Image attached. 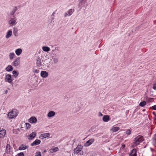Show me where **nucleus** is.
Wrapping results in <instances>:
<instances>
[{
  "instance_id": "obj_44",
  "label": "nucleus",
  "mask_w": 156,
  "mask_h": 156,
  "mask_svg": "<svg viewBox=\"0 0 156 156\" xmlns=\"http://www.w3.org/2000/svg\"><path fill=\"white\" fill-rule=\"evenodd\" d=\"M153 89L154 90H156V86H154L153 87Z\"/></svg>"
},
{
  "instance_id": "obj_51",
  "label": "nucleus",
  "mask_w": 156,
  "mask_h": 156,
  "mask_svg": "<svg viewBox=\"0 0 156 156\" xmlns=\"http://www.w3.org/2000/svg\"><path fill=\"white\" fill-rule=\"evenodd\" d=\"M137 136L139 137V136H140V135H139Z\"/></svg>"
},
{
  "instance_id": "obj_14",
  "label": "nucleus",
  "mask_w": 156,
  "mask_h": 156,
  "mask_svg": "<svg viewBox=\"0 0 156 156\" xmlns=\"http://www.w3.org/2000/svg\"><path fill=\"white\" fill-rule=\"evenodd\" d=\"M41 143V141L39 140H36L31 144V146H36L40 144Z\"/></svg>"
},
{
  "instance_id": "obj_18",
  "label": "nucleus",
  "mask_w": 156,
  "mask_h": 156,
  "mask_svg": "<svg viewBox=\"0 0 156 156\" xmlns=\"http://www.w3.org/2000/svg\"><path fill=\"white\" fill-rule=\"evenodd\" d=\"M28 147L24 144H22L19 147V149L20 150H24L27 148Z\"/></svg>"
},
{
  "instance_id": "obj_8",
  "label": "nucleus",
  "mask_w": 156,
  "mask_h": 156,
  "mask_svg": "<svg viewBox=\"0 0 156 156\" xmlns=\"http://www.w3.org/2000/svg\"><path fill=\"white\" fill-rule=\"evenodd\" d=\"M41 76L42 77L45 78L48 76V73L46 71H42L41 72Z\"/></svg>"
},
{
  "instance_id": "obj_17",
  "label": "nucleus",
  "mask_w": 156,
  "mask_h": 156,
  "mask_svg": "<svg viewBox=\"0 0 156 156\" xmlns=\"http://www.w3.org/2000/svg\"><path fill=\"white\" fill-rule=\"evenodd\" d=\"M136 149H133L130 154L129 156H136Z\"/></svg>"
},
{
  "instance_id": "obj_15",
  "label": "nucleus",
  "mask_w": 156,
  "mask_h": 156,
  "mask_svg": "<svg viewBox=\"0 0 156 156\" xmlns=\"http://www.w3.org/2000/svg\"><path fill=\"white\" fill-rule=\"evenodd\" d=\"M119 129L120 128L119 127L114 126L112 127V128L111 129V130L112 132H115L118 131L119 130Z\"/></svg>"
},
{
  "instance_id": "obj_37",
  "label": "nucleus",
  "mask_w": 156,
  "mask_h": 156,
  "mask_svg": "<svg viewBox=\"0 0 156 156\" xmlns=\"http://www.w3.org/2000/svg\"><path fill=\"white\" fill-rule=\"evenodd\" d=\"M78 2L81 5H83L85 4L84 0H78Z\"/></svg>"
},
{
  "instance_id": "obj_26",
  "label": "nucleus",
  "mask_w": 156,
  "mask_h": 156,
  "mask_svg": "<svg viewBox=\"0 0 156 156\" xmlns=\"http://www.w3.org/2000/svg\"><path fill=\"white\" fill-rule=\"evenodd\" d=\"M13 33L15 36H17L18 35V29L17 28H13Z\"/></svg>"
},
{
  "instance_id": "obj_1",
  "label": "nucleus",
  "mask_w": 156,
  "mask_h": 156,
  "mask_svg": "<svg viewBox=\"0 0 156 156\" xmlns=\"http://www.w3.org/2000/svg\"><path fill=\"white\" fill-rule=\"evenodd\" d=\"M18 113L17 110L16 109H13L8 113V116L9 119H13L17 116Z\"/></svg>"
},
{
  "instance_id": "obj_19",
  "label": "nucleus",
  "mask_w": 156,
  "mask_h": 156,
  "mask_svg": "<svg viewBox=\"0 0 156 156\" xmlns=\"http://www.w3.org/2000/svg\"><path fill=\"white\" fill-rule=\"evenodd\" d=\"M42 49L45 52H48L51 50L50 48L48 46H43L42 47Z\"/></svg>"
},
{
  "instance_id": "obj_40",
  "label": "nucleus",
  "mask_w": 156,
  "mask_h": 156,
  "mask_svg": "<svg viewBox=\"0 0 156 156\" xmlns=\"http://www.w3.org/2000/svg\"><path fill=\"white\" fill-rule=\"evenodd\" d=\"M34 73H38L39 72V70L37 69H34Z\"/></svg>"
},
{
  "instance_id": "obj_4",
  "label": "nucleus",
  "mask_w": 156,
  "mask_h": 156,
  "mask_svg": "<svg viewBox=\"0 0 156 156\" xmlns=\"http://www.w3.org/2000/svg\"><path fill=\"white\" fill-rule=\"evenodd\" d=\"M16 19L14 16H13V18H11L9 21V23L11 26H15L17 23L16 22Z\"/></svg>"
},
{
  "instance_id": "obj_5",
  "label": "nucleus",
  "mask_w": 156,
  "mask_h": 156,
  "mask_svg": "<svg viewBox=\"0 0 156 156\" xmlns=\"http://www.w3.org/2000/svg\"><path fill=\"white\" fill-rule=\"evenodd\" d=\"M5 82L11 83L12 81L11 78V75L9 74H6L5 78Z\"/></svg>"
},
{
  "instance_id": "obj_34",
  "label": "nucleus",
  "mask_w": 156,
  "mask_h": 156,
  "mask_svg": "<svg viewBox=\"0 0 156 156\" xmlns=\"http://www.w3.org/2000/svg\"><path fill=\"white\" fill-rule=\"evenodd\" d=\"M25 125L26 126V128L27 129L30 128V124L29 123H27L25 124Z\"/></svg>"
},
{
  "instance_id": "obj_9",
  "label": "nucleus",
  "mask_w": 156,
  "mask_h": 156,
  "mask_svg": "<svg viewBox=\"0 0 156 156\" xmlns=\"http://www.w3.org/2000/svg\"><path fill=\"white\" fill-rule=\"evenodd\" d=\"M94 139H91L87 141L84 144V146L87 147L92 144L94 142Z\"/></svg>"
},
{
  "instance_id": "obj_30",
  "label": "nucleus",
  "mask_w": 156,
  "mask_h": 156,
  "mask_svg": "<svg viewBox=\"0 0 156 156\" xmlns=\"http://www.w3.org/2000/svg\"><path fill=\"white\" fill-rule=\"evenodd\" d=\"M96 130V126H94L91 127V128L89 130V131L91 132H92L95 131Z\"/></svg>"
},
{
  "instance_id": "obj_24",
  "label": "nucleus",
  "mask_w": 156,
  "mask_h": 156,
  "mask_svg": "<svg viewBox=\"0 0 156 156\" xmlns=\"http://www.w3.org/2000/svg\"><path fill=\"white\" fill-rule=\"evenodd\" d=\"M13 69V67L11 65H9L5 69L8 72L11 71Z\"/></svg>"
},
{
  "instance_id": "obj_7",
  "label": "nucleus",
  "mask_w": 156,
  "mask_h": 156,
  "mask_svg": "<svg viewBox=\"0 0 156 156\" xmlns=\"http://www.w3.org/2000/svg\"><path fill=\"white\" fill-rule=\"evenodd\" d=\"M28 121L31 124L35 123L37 122V119L35 117L32 116L28 119Z\"/></svg>"
},
{
  "instance_id": "obj_27",
  "label": "nucleus",
  "mask_w": 156,
  "mask_h": 156,
  "mask_svg": "<svg viewBox=\"0 0 156 156\" xmlns=\"http://www.w3.org/2000/svg\"><path fill=\"white\" fill-rule=\"evenodd\" d=\"M15 56V54L14 53H10L9 54V59L12 60L13 59Z\"/></svg>"
},
{
  "instance_id": "obj_32",
  "label": "nucleus",
  "mask_w": 156,
  "mask_h": 156,
  "mask_svg": "<svg viewBox=\"0 0 156 156\" xmlns=\"http://www.w3.org/2000/svg\"><path fill=\"white\" fill-rule=\"evenodd\" d=\"M146 104V102L145 101H143L141 102L140 104L139 105L143 107Z\"/></svg>"
},
{
  "instance_id": "obj_35",
  "label": "nucleus",
  "mask_w": 156,
  "mask_h": 156,
  "mask_svg": "<svg viewBox=\"0 0 156 156\" xmlns=\"http://www.w3.org/2000/svg\"><path fill=\"white\" fill-rule=\"evenodd\" d=\"M74 11V9H71L69 10V16L72 15Z\"/></svg>"
},
{
  "instance_id": "obj_11",
  "label": "nucleus",
  "mask_w": 156,
  "mask_h": 156,
  "mask_svg": "<svg viewBox=\"0 0 156 156\" xmlns=\"http://www.w3.org/2000/svg\"><path fill=\"white\" fill-rule=\"evenodd\" d=\"M41 59L40 58L39 56L37 57L36 59V65L37 66L39 67L41 66Z\"/></svg>"
},
{
  "instance_id": "obj_25",
  "label": "nucleus",
  "mask_w": 156,
  "mask_h": 156,
  "mask_svg": "<svg viewBox=\"0 0 156 156\" xmlns=\"http://www.w3.org/2000/svg\"><path fill=\"white\" fill-rule=\"evenodd\" d=\"M56 48L57 47H55V49H53L51 50V52H50V54L51 55V57L53 56V55H56V54L55 52V50L56 49Z\"/></svg>"
},
{
  "instance_id": "obj_10",
  "label": "nucleus",
  "mask_w": 156,
  "mask_h": 156,
  "mask_svg": "<svg viewBox=\"0 0 156 156\" xmlns=\"http://www.w3.org/2000/svg\"><path fill=\"white\" fill-rule=\"evenodd\" d=\"M58 147H55L50 149L48 151V152L49 153H52L58 151Z\"/></svg>"
},
{
  "instance_id": "obj_49",
  "label": "nucleus",
  "mask_w": 156,
  "mask_h": 156,
  "mask_svg": "<svg viewBox=\"0 0 156 156\" xmlns=\"http://www.w3.org/2000/svg\"><path fill=\"white\" fill-rule=\"evenodd\" d=\"M46 150H44V153H45L46 152Z\"/></svg>"
},
{
  "instance_id": "obj_21",
  "label": "nucleus",
  "mask_w": 156,
  "mask_h": 156,
  "mask_svg": "<svg viewBox=\"0 0 156 156\" xmlns=\"http://www.w3.org/2000/svg\"><path fill=\"white\" fill-rule=\"evenodd\" d=\"M109 120V117L108 115H105L103 117V120L105 122H108Z\"/></svg>"
},
{
  "instance_id": "obj_48",
  "label": "nucleus",
  "mask_w": 156,
  "mask_h": 156,
  "mask_svg": "<svg viewBox=\"0 0 156 156\" xmlns=\"http://www.w3.org/2000/svg\"><path fill=\"white\" fill-rule=\"evenodd\" d=\"M7 92H8V90H6L5 91V93L6 94H7Z\"/></svg>"
},
{
  "instance_id": "obj_41",
  "label": "nucleus",
  "mask_w": 156,
  "mask_h": 156,
  "mask_svg": "<svg viewBox=\"0 0 156 156\" xmlns=\"http://www.w3.org/2000/svg\"><path fill=\"white\" fill-rule=\"evenodd\" d=\"M152 140L153 144H156V137H154Z\"/></svg>"
},
{
  "instance_id": "obj_20",
  "label": "nucleus",
  "mask_w": 156,
  "mask_h": 156,
  "mask_svg": "<svg viewBox=\"0 0 156 156\" xmlns=\"http://www.w3.org/2000/svg\"><path fill=\"white\" fill-rule=\"evenodd\" d=\"M6 134V131L3 129L0 130V136H5Z\"/></svg>"
},
{
  "instance_id": "obj_45",
  "label": "nucleus",
  "mask_w": 156,
  "mask_h": 156,
  "mask_svg": "<svg viewBox=\"0 0 156 156\" xmlns=\"http://www.w3.org/2000/svg\"><path fill=\"white\" fill-rule=\"evenodd\" d=\"M68 15V14L67 13H65L64 14V17H66Z\"/></svg>"
},
{
  "instance_id": "obj_39",
  "label": "nucleus",
  "mask_w": 156,
  "mask_h": 156,
  "mask_svg": "<svg viewBox=\"0 0 156 156\" xmlns=\"http://www.w3.org/2000/svg\"><path fill=\"white\" fill-rule=\"evenodd\" d=\"M16 156H24V154L23 152H20Z\"/></svg>"
},
{
  "instance_id": "obj_47",
  "label": "nucleus",
  "mask_w": 156,
  "mask_h": 156,
  "mask_svg": "<svg viewBox=\"0 0 156 156\" xmlns=\"http://www.w3.org/2000/svg\"><path fill=\"white\" fill-rule=\"evenodd\" d=\"M53 19H54V18L53 17H52V20H51V22H54V21L53 20Z\"/></svg>"
},
{
  "instance_id": "obj_13",
  "label": "nucleus",
  "mask_w": 156,
  "mask_h": 156,
  "mask_svg": "<svg viewBox=\"0 0 156 156\" xmlns=\"http://www.w3.org/2000/svg\"><path fill=\"white\" fill-rule=\"evenodd\" d=\"M55 114V112L53 111H50L48 112L47 114V117L48 118H51L54 116Z\"/></svg>"
},
{
  "instance_id": "obj_3",
  "label": "nucleus",
  "mask_w": 156,
  "mask_h": 156,
  "mask_svg": "<svg viewBox=\"0 0 156 156\" xmlns=\"http://www.w3.org/2000/svg\"><path fill=\"white\" fill-rule=\"evenodd\" d=\"M144 140L143 137H136L134 140V145L136 146L142 142Z\"/></svg>"
},
{
  "instance_id": "obj_46",
  "label": "nucleus",
  "mask_w": 156,
  "mask_h": 156,
  "mask_svg": "<svg viewBox=\"0 0 156 156\" xmlns=\"http://www.w3.org/2000/svg\"><path fill=\"white\" fill-rule=\"evenodd\" d=\"M125 146L124 144H122V147L123 148H125Z\"/></svg>"
},
{
  "instance_id": "obj_22",
  "label": "nucleus",
  "mask_w": 156,
  "mask_h": 156,
  "mask_svg": "<svg viewBox=\"0 0 156 156\" xmlns=\"http://www.w3.org/2000/svg\"><path fill=\"white\" fill-rule=\"evenodd\" d=\"M38 136H49L50 134L48 133L43 134L39 133Z\"/></svg>"
},
{
  "instance_id": "obj_12",
  "label": "nucleus",
  "mask_w": 156,
  "mask_h": 156,
  "mask_svg": "<svg viewBox=\"0 0 156 156\" xmlns=\"http://www.w3.org/2000/svg\"><path fill=\"white\" fill-rule=\"evenodd\" d=\"M12 34V31L11 30H9L6 33L5 36L6 39H8L10 37Z\"/></svg>"
},
{
  "instance_id": "obj_31",
  "label": "nucleus",
  "mask_w": 156,
  "mask_h": 156,
  "mask_svg": "<svg viewBox=\"0 0 156 156\" xmlns=\"http://www.w3.org/2000/svg\"><path fill=\"white\" fill-rule=\"evenodd\" d=\"M12 73L14 75V76L15 78H16L17 77L19 73L17 72L16 71L14 70L12 72Z\"/></svg>"
},
{
  "instance_id": "obj_36",
  "label": "nucleus",
  "mask_w": 156,
  "mask_h": 156,
  "mask_svg": "<svg viewBox=\"0 0 156 156\" xmlns=\"http://www.w3.org/2000/svg\"><path fill=\"white\" fill-rule=\"evenodd\" d=\"M41 153L40 151L36 152L35 156H41Z\"/></svg>"
},
{
  "instance_id": "obj_42",
  "label": "nucleus",
  "mask_w": 156,
  "mask_h": 156,
  "mask_svg": "<svg viewBox=\"0 0 156 156\" xmlns=\"http://www.w3.org/2000/svg\"><path fill=\"white\" fill-rule=\"evenodd\" d=\"M152 109L154 110H156V105H154L152 107Z\"/></svg>"
},
{
  "instance_id": "obj_16",
  "label": "nucleus",
  "mask_w": 156,
  "mask_h": 156,
  "mask_svg": "<svg viewBox=\"0 0 156 156\" xmlns=\"http://www.w3.org/2000/svg\"><path fill=\"white\" fill-rule=\"evenodd\" d=\"M22 49L20 48H18L15 50V53L17 55L19 56L22 53Z\"/></svg>"
},
{
  "instance_id": "obj_28",
  "label": "nucleus",
  "mask_w": 156,
  "mask_h": 156,
  "mask_svg": "<svg viewBox=\"0 0 156 156\" xmlns=\"http://www.w3.org/2000/svg\"><path fill=\"white\" fill-rule=\"evenodd\" d=\"M52 57V63L54 64H56L58 62V59L53 56L51 57Z\"/></svg>"
},
{
  "instance_id": "obj_29",
  "label": "nucleus",
  "mask_w": 156,
  "mask_h": 156,
  "mask_svg": "<svg viewBox=\"0 0 156 156\" xmlns=\"http://www.w3.org/2000/svg\"><path fill=\"white\" fill-rule=\"evenodd\" d=\"M6 151L7 153H9L10 151V146L9 144H7L6 146Z\"/></svg>"
},
{
  "instance_id": "obj_50",
  "label": "nucleus",
  "mask_w": 156,
  "mask_h": 156,
  "mask_svg": "<svg viewBox=\"0 0 156 156\" xmlns=\"http://www.w3.org/2000/svg\"><path fill=\"white\" fill-rule=\"evenodd\" d=\"M55 13V12H53V13L52 14L51 16H52Z\"/></svg>"
},
{
  "instance_id": "obj_43",
  "label": "nucleus",
  "mask_w": 156,
  "mask_h": 156,
  "mask_svg": "<svg viewBox=\"0 0 156 156\" xmlns=\"http://www.w3.org/2000/svg\"><path fill=\"white\" fill-rule=\"evenodd\" d=\"M98 115L100 116H102L103 115V114L101 112H99Z\"/></svg>"
},
{
  "instance_id": "obj_38",
  "label": "nucleus",
  "mask_w": 156,
  "mask_h": 156,
  "mask_svg": "<svg viewBox=\"0 0 156 156\" xmlns=\"http://www.w3.org/2000/svg\"><path fill=\"white\" fill-rule=\"evenodd\" d=\"M126 133L127 135H129L131 133V131L129 129H128L126 131Z\"/></svg>"
},
{
  "instance_id": "obj_23",
  "label": "nucleus",
  "mask_w": 156,
  "mask_h": 156,
  "mask_svg": "<svg viewBox=\"0 0 156 156\" xmlns=\"http://www.w3.org/2000/svg\"><path fill=\"white\" fill-rule=\"evenodd\" d=\"M17 8L15 6L14 7L13 9L12 10V11L10 12V14L12 15H14V14L16 12L17 10Z\"/></svg>"
},
{
  "instance_id": "obj_52",
  "label": "nucleus",
  "mask_w": 156,
  "mask_h": 156,
  "mask_svg": "<svg viewBox=\"0 0 156 156\" xmlns=\"http://www.w3.org/2000/svg\"><path fill=\"white\" fill-rule=\"evenodd\" d=\"M154 136H156V133L154 134Z\"/></svg>"
},
{
  "instance_id": "obj_6",
  "label": "nucleus",
  "mask_w": 156,
  "mask_h": 156,
  "mask_svg": "<svg viewBox=\"0 0 156 156\" xmlns=\"http://www.w3.org/2000/svg\"><path fill=\"white\" fill-rule=\"evenodd\" d=\"M20 63V58L18 57L12 63V65L15 67H16L19 65Z\"/></svg>"
},
{
  "instance_id": "obj_2",
  "label": "nucleus",
  "mask_w": 156,
  "mask_h": 156,
  "mask_svg": "<svg viewBox=\"0 0 156 156\" xmlns=\"http://www.w3.org/2000/svg\"><path fill=\"white\" fill-rule=\"evenodd\" d=\"M83 148V146L81 145H78L76 148L74 149V153L75 154H77L78 153L80 155H82L83 152L81 151Z\"/></svg>"
},
{
  "instance_id": "obj_33",
  "label": "nucleus",
  "mask_w": 156,
  "mask_h": 156,
  "mask_svg": "<svg viewBox=\"0 0 156 156\" xmlns=\"http://www.w3.org/2000/svg\"><path fill=\"white\" fill-rule=\"evenodd\" d=\"M36 134L37 133L36 132H33L30 134L29 136H35Z\"/></svg>"
}]
</instances>
